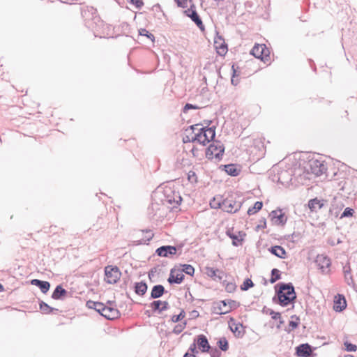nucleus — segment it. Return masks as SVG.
Segmentation results:
<instances>
[{"instance_id":"6e6552de","label":"nucleus","mask_w":357,"mask_h":357,"mask_svg":"<svg viewBox=\"0 0 357 357\" xmlns=\"http://www.w3.org/2000/svg\"><path fill=\"white\" fill-rule=\"evenodd\" d=\"M250 54L257 59L265 61L269 56V51L265 45H255L252 49Z\"/></svg>"},{"instance_id":"bf43d9fd","label":"nucleus","mask_w":357,"mask_h":357,"mask_svg":"<svg viewBox=\"0 0 357 357\" xmlns=\"http://www.w3.org/2000/svg\"><path fill=\"white\" fill-rule=\"evenodd\" d=\"M196 10V6L195 5H190V7L183 10V14L188 17V15H190L192 13H193L195 10Z\"/></svg>"},{"instance_id":"f8f14e48","label":"nucleus","mask_w":357,"mask_h":357,"mask_svg":"<svg viewBox=\"0 0 357 357\" xmlns=\"http://www.w3.org/2000/svg\"><path fill=\"white\" fill-rule=\"evenodd\" d=\"M229 326L236 337L241 338L244 335L245 330L243 329V324L241 323L236 324L232 317L229 319Z\"/></svg>"},{"instance_id":"e2e57ef3","label":"nucleus","mask_w":357,"mask_h":357,"mask_svg":"<svg viewBox=\"0 0 357 357\" xmlns=\"http://www.w3.org/2000/svg\"><path fill=\"white\" fill-rule=\"evenodd\" d=\"M162 303H161V305H160V313L164 312V311H166L167 310L170 306H169V304L167 301H162Z\"/></svg>"},{"instance_id":"09e8293b","label":"nucleus","mask_w":357,"mask_h":357,"mask_svg":"<svg viewBox=\"0 0 357 357\" xmlns=\"http://www.w3.org/2000/svg\"><path fill=\"white\" fill-rule=\"evenodd\" d=\"M199 108H200V107L197 105H193L191 103H186L184 105V107L182 109V112L183 113H187L188 112V110H190V109H198Z\"/></svg>"},{"instance_id":"680f3d73","label":"nucleus","mask_w":357,"mask_h":357,"mask_svg":"<svg viewBox=\"0 0 357 357\" xmlns=\"http://www.w3.org/2000/svg\"><path fill=\"white\" fill-rule=\"evenodd\" d=\"M200 125L199 124H195V125H192V126H190L188 127V129H186V132H189L190 131V134L192 135L194 134H196V132H195L196 130L198 131V127Z\"/></svg>"},{"instance_id":"393cba45","label":"nucleus","mask_w":357,"mask_h":357,"mask_svg":"<svg viewBox=\"0 0 357 357\" xmlns=\"http://www.w3.org/2000/svg\"><path fill=\"white\" fill-rule=\"evenodd\" d=\"M148 289L146 283L144 281L135 282L134 284V291L139 296H144Z\"/></svg>"},{"instance_id":"603ef678","label":"nucleus","mask_w":357,"mask_h":357,"mask_svg":"<svg viewBox=\"0 0 357 357\" xmlns=\"http://www.w3.org/2000/svg\"><path fill=\"white\" fill-rule=\"evenodd\" d=\"M177 163L179 164L180 166H177L178 168H183V167H185V166H190V160L188 158H182V159L181 160V161H177Z\"/></svg>"},{"instance_id":"39448f33","label":"nucleus","mask_w":357,"mask_h":357,"mask_svg":"<svg viewBox=\"0 0 357 357\" xmlns=\"http://www.w3.org/2000/svg\"><path fill=\"white\" fill-rule=\"evenodd\" d=\"M225 149L224 144L220 141H213L206 149V156H222Z\"/></svg>"},{"instance_id":"423d86ee","label":"nucleus","mask_w":357,"mask_h":357,"mask_svg":"<svg viewBox=\"0 0 357 357\" xmlns=\"http://www.w3.org/2000/svg\"><path fill=\"white\" fill-rule=\"evenodd\" d=\"M310 164V169L312 174H314L316 176H319L324 174L327 167L324 164V161H321L319 160H311L309 161Z\"/></svg>"},{"instance_id":"4c0bfd02","label":"nucleus","mask_w":357,"mask_h":357,"mask_svg":"<svg viewBox=\"0 0 357 357\" xmlns=\"http://www.w3.org/2000/svg\"><path fill=\"white\" fill-rule=\"evenodd\" d=\"M217 344L222 351H226L229 349V343L226 337H221L217 342Z\"/></svg>"},{"instance_id":"de8ad7c7","label":"nucleus","mask_w":357,"mask_h":357,"mask_svg":"<svg viewBox=\"0 0 357 357\" xmlns=\"http://www.w3.org/2000/svg\"><path fill=\"white\" fill-rule=\"evenodd\" d=\"M188 180L191 183H196L197 182V176L195 172L191 170L188 172Z\"/></svg>"},{"instance_id":"0e129e2a","label":"nucleus","mask_w":357,"mask_h":357,"mask_svg":"<svg viewBox=\"0 0 357 357\" xmlns=\"http://www.w3.org/2000/svg\"><path fill=\"white\" fill-rule=\"evenodd\" d=\"M184 329H183L180 325L177 324L173 328L172 333L178 335L180 334Z\"/></svg>"},{"instance_id":"3c124183","label":"nucleus","mask_w":357,"mask_h":357,"mask_svg":"<svg viewBox=\"0 0 357 357\" xmlns=\"http://www.w3.org/2000/svg\"><path fill=\"white\" fill-rule=\"evenodd\" d=\"M208 352L210 354L211 357H220L221 356L220 351L216 347H211V349Z\"/></svg>"},{"instance_id":"4468645a","label":"nucleus","mask_w":357,"mask_h":357,"mask_svg":"<svg viewBox=\"0 0 357 357\" xmlns=\"http://www.w3.org/2000/svg\"><path fill=\"white\" fill-rule=\"evenodd\" d=\"M220 168L225 170L231 176H237L241 172V167L239 165L233 163L221 165Z\"/></svg>"},{"instance_id":"72a5a7b5","label":"nucleus","mask_w":357,"mask_h":357,"mask_svg":"<svg viewBox=\"0 0 357 357\" xmlns=\"http://www.w3.org/2000/svg\"><path fill=\"white\" fill-rule=\"evenodd\" d=\"M262 312L271 315L272 319L274 320L280 319L281 318V314L280 312H276L272 309L268 308L266 306L264 307Z\"/></svg>"},{"instance_id":"5fc2aeb1","label":"nucleus","mask_w":357,"mask_h":357,"mask_svg":"<svg viewBox=\"0 0 357 357\" xmlns=\"http://www.w3.org/2000/svg\"><path fill=\"white\" fill-rule=\"evenodd\" d=\"M146 234H148L149 235L146 236V240H144V239H142V240H139L137 241V245L139 244H142V243H146V242H149L150 240L152 239L153 236V234L151 233V231L149 230H146Z\"/></svg>"},{"instance_id":"20e7f679","label":"nucleus","mask_w":357,"mask_h":357,"mask_svg":"<svg viewBox=\"0 0 357 357\" xmlns=\"http://www.w3.org/2000/svg\"><path fill=\"white\" fill-rule=\"evenodd\" d=\"M318 269L324 275H328L331 272V259L325 255H318L314 260Z\"/></svg>"},{"instance_id":"7c9ffc66","label":"nucleus","mask_w":357,"mask_h":357,"mask_svg":"<svg viewBox=\"0 0 357 357\" xmlns=\"http://www.w3.org/2000/svg\"><path fill=\"white\" fill-rule=\"evenodd\" d=\"M264 149V145L261 142H258L257 144H255L253 147L250 148V153H249L250 155L253 154L255 155H264L265 153L263 152Z\"/></svg>"},{"instance_id":"c756f323","label":"nucleus","mask_w":357,"mask_h":357,"mask_svg":"<svg viewBox=\"0 0 357 357\" xmlns=\"http://www.w3.org/2000/svg\"><path fill=\"white\" fill-rule=\"evenodd\" d=\"M291 319H295L296 321L291 320L289 322V327L285 328V331L288 333H291L294 329L297 328L299 325L300 318L297 315H292Z\"/></svg>"},{"instance_id":"a19ab883","label":"nucleus","mask_w":357,"mask_h":357,"mask_svg":"<svg viewBox=\"0 0 357 357\" xmlns=\"http://www.w3.org/2000/svg\"><path fill=\"white\" fill-rule=\"evenodd\" d=\"M139 34L141 36H146L147 38L151 40V42L155 41V36L153 34L150 33L149 31H147L146 29H140L139 30Z\"/></svg>"},{"instance_id":"4d7b16f0","label":"nucleus","mask_w":357,"mask_h":357,"mask_svg":"<svg viewBox=\"0 0 357 357\" xmlns=\"http://www.w3.org/2000/svg\"><path fill=\"white\" fill-rule=\"evenodd\" d=\"M236 286L235 283L233 282H227L225 285V289L227 292L231 293L235 291Z\"/></svg>"},{"instance_id":"bb28decb","label":"nucleus","mask_w":357,"mask_h":357,"mask_svg":"<svg viewBox=\"0 0 357 357\" xmlns=\"http://www.w3.org/2000/svg\"><path fill=\"white\" fill-rule=\"evenodd\" d=\"M67 294V291L61 285H57L54 289L52 298L54 300H61Z\"/></svg>"},{"instance_id":"8fccbe9b","label":"nucleus","mask_w":357,"mask_h":357,"mask_svg":"<svg viewBox=\"0 0 357 357\" xmlns=\"http://www.w3.org/2000/svg\"><path fill=\"white\" fill-rule=\"evenodd\" d=\"M127 1L134 5L139 10L141 9L144 4L142 0H127Z\"/></svg>"},{"instance_id":"338daca9","label":"nucleus","mask_w":357,"mask_h":357,"mask_svg":"<svg viewBox=\"0 0 357 357\" xmlns=\"http://www.w3.org/2000/svg\"><path fill=\"white\" fill-rule=\"evenodd\" d=\"M266 227V221L265 218H262L260 220V224L257 226V228H265Z\"/></svg>"},{"instance_id":"0eeeda50","label":"nucleus","mask_w":357,"mask_h":357,"mask_svg":"<svg viewBox=\"0 0 357 357\" xmlns=\"http://www.w3.org/2000/svg\"><path fill=\"white\" fill-rule=\"evenodd\" d=\"M177 247L174 245H162L155 250V254L158 257L171 258L176 254Z\"/></svg>"},{"instance_id":"4be33fe9","label":"nucleus","mask_w":357,"mask_h":357,"mask_svg":"<svg viewBox=\"0 0 357 357\" xmlns=\"http://www.w3.org/2000/svg\"><path fill=\"white\" fill-rule=\"evenodd\" d=\"M166 292L165 287L162 284H156L152 287L149 299H156L160 298Z\"/></svg>"},{"instance_id":"f257e3e1","label":"nucleus","mask_w":357,"mask_h":357,"mask_svg":"<svg viewBox=\"0 0 357 357\" xmlns=\"http://www.w3.org/2000/svg\"><path fill=\"white\" fill-rule=\"evenodd\" d=\"M275 295L273 298V302L279 304L282 307H287L294 304L296 299V294L291 282H280L275 286Z\"/></svg>"},{"instance_id":"a878e982","label":"nucleus","mask_w":357,"mask_h":357,"mask_svg":"<svg viewBox=\"0 0 357 357\" xmlns=\"http://www.w3.org/2000/svg\"><path fill=\"white\" fill-rule=\"evenodd\" d=\"M188 17L197 25V26L201 31L205 30V26L203 24V22L196 10L190 15H188Z\"/></svg>"},{"instance_id":"58836bf2","label":"nucleus","mask_w":357,"mask_h":357,"mask_svg":"<svg viewBox=\"0 0 357 357\" xmlns=\"http://www.w3.org/2000/svg\"><path fill=\"white\" fill-rule=\"evenodd\" d=\"M281 278L280 271L278 268H273L271 270V277L269 280L271 284L275 283L276 281Z\"/></svg>"},{"instance_id":"9b49d317","label":"nucleus","mask_w":357,"mask_h":357,"mask_svg":"<svg viewBox=\"0 0 357 357\" xmlns=\"http://www.w3.org/2000/svg\"><path fill=\"white\" fill-rule=\"evenodd\" d=\"M100 314L107 319L112 320L119 317L121 314L115 306H106L105 305L104 309L102 310Z\"/></svg>"},{"instance_id":"052dcab7","label":"nucleus","mask_w":357,"mask_h":357,"mask_svg":"<svg viewBox=\"0 0 357 357\" xmlns=\"http://www.w3.org/2000/svg\"><path fill=\"white\" fill-rule=\"evenodd\" d=\"M182 201V198L180 195H176V197L174 198L173 200H172L171 199H167V202L169 203V204H172V202L175 203L176 205H179L181 204Z\"/></svg>"},{"instance_id":"9d476101","label":"nucleus","mask_w":357,"mask_h":357,"mask_svg":"<svg viewBox=\"0 0 357 357\" xmlns=\"http://www.w3.org/2000/svg\"><path fill=\"white\" fill-rule=\"evenodd\" d=\"M214 45L217 50V53L220 56H225L227 52V44L222 36H217L214 38Z\"/></svg>"},{"instance_id":"f3484780","label":"nucleus","mask_w":357,"mask_h":357,"mask_svg":"<svg viewBox=\"0 0 357 357\" xmlns=\"http://www.w3.org/2000/svg\"><path fill=\"white\" fill-rule=\"evenodd\" d=\"M312 353V347L307 344H301L296 347V354L300 357H310Z\"/></svg>"},{"instance_id":"a18cd8bd","label":"nucleus","mask_w":357,"mask_h":357,"mask_svg":"<svg viewBox=\"0 0 357 357\" xmlns=\"http://www.w3.org/2000/svg\"><path fill=\"white\" fill-rule=\"evenodd\" d=\"M345 350L348 352H354L357 350V346L348 341L344 342Z\"/></svg>"},{"instance_id":"c85d7f7f","label":"nucleus","mask_w":357,"mask_h":357,"mask_svg":"<svg viewBox=\"0 0 357 357\" xmlns=\"http://www.w3.org/2000/svg\"><path fill=\"white\" fill-rule=\"evenodd\" d=\"M39 307L42 312L45 314H50L54 313V312L59 311L58 309L50 306L47 303L43 301H39Z\"/></svg>"},{"instance_id":"cd10ccee","label":"nucleus","mask_w":357,"mask_h":357,"mask_svg":"<svg viewBox=\"0 0 357 357\" xmlns=\"http://www.w3.org/2000/svg\"><path fill=\"white\" fill-rule=\"evenodd\" d=\"M86 307L90 309H93L100 314H101L102 310L104 309L105 304L100 302H96L93 301H88L86 304Z\"/></svg>"},{"instance_id":"dca6fc26","label":"nucleus","mask_w":357,"mask_h":357,"mask_svg":"<svg viewBox=\"0 0 357 357\" xmlns=\"http://www.w3.org/2000/svg\"><path fill=\"white\" fill-rule=\"evenodd\" d=\"M230 312V309H227V300L220 301L215 303L213 306V312L217 314H225Z\"/></svg>"},{"instance_id":"f03ea898","label":"nucleus","mask_w":357,"mask_h":357,"mask_svg":"<svg viewBox=\"0 0 357 357\" xmlns=\"http://www.w3.org/2000/svg\"><path fill=\"white\" fill-rule=\"evenodd\" d=\"M215 137V127H201L198 129V132L195 134V139L199 144L204 146L206 143L210 142Z\"/></svg>"},{"instance_id":"1a4fd4ad","label":"nucleus","mask_w":357,"mask_h":357,"mask_svg":"<svg viewBox=\"0 0 357 357\" xmlns=\"http://www.w3.org/2000/svg\"><path fill=\"white\" fill-rule=\"evenodd\" d=\"M222 204H223L222 210L225 212L231 213H234L238 211L242 205L241 202H237L231 199H225L222 200Z\"/></svg>"},{"instance_id":"aec40b11","label":"nucleus","mask_w":357,"mask_h":357,"mask_svg":"<svg viewBox=\"0 0 357 357\" xmlns=\"http://www.w3.org/2000/svg\"><path fill=\"white\" fill-rule=\"evenodd\" d=\"M271 216L273 220H275V224L278 225H284L287 222V218L281 210H275L271 211Z\"/></svg>"},{"instance_id":"49530a36","label":"nucleus","mask_w":357,"mask_h":357,"mask_svg":"<svg viewBox=\"0 0 357 357\" xmlns=\"http://www.w3.org/2000/svg\"><path fill=\"white\" fill-rule=\"evenodd\" d=\"M354 213V210L353 208L350 207H347L346 208H344V211L341 214L340 218L351 217L353 216Z\"/></svg>"},{"instance_id":"79ce46f5","label":"nucleus","mask_w":357,"mask_h":357,"mask_svg":"<svg viewBox=\"0 0 357 357\" xmlns=\"http://www.w3.org/2000/svg\"><path fill=\"white\" fill-rule=\"evenodd\" d=\"M252 287H254V283L252 280L250 278H246L240 287L242 291H248Z\"/></svg>"},{"instance_id":"c03bdc74","label":"nucleus","mask_w":357,"mask_h":357,"mask_svg":"<svg viewBox=\"0 0 357 357\" xmlns=\"http://www.w3.org/2000/svg\"><path fill=\"white\" fill-rule=\"evenodd\" d=\"M185 316V312L184 311V310H181V311L180 312V313L178 314H176V315H173L172 317H171V321L174 323H177L178 321H181Z\"/></svg>"},{"instance_id":"6ab92c4d","label":"nucleus","mask_w":357,"mask_h":357,"mask_svg":"<svg viewBox=\"0 0 357 357\" xmlns=\"http://www.w3.org/2000/svg\"><path fill=\"white\" fill-rule=\"evenodd\" d=\"M175 272H176L175 268H172L170 271L169 276L167 279V281L170 284H179L182 283L185 279V275L182 273L179 272L175 275H174Z\"/></svg>"},{"instance_id":"f704fd0d","label":"nucleus","mask_w":357,"mask_h":357,"mask_svg":"<svg viewBox=\"0 0 357 357\" xmlns=\"http://www.w3.org/2000/svg\"><path fill=\"white\" fill-rule=\"evenodd\" d=\"M182 266V269L178 271L182 273L184 272L185 274L189 275L190 276H193L195 273V268L190 264H180Z\"/></svg>"},{"instance_id":"774afa93","label":"nucleus","mask_w":357,"mask_h":357,"mask_svg":"<svg viewBox=\"0 0 357 357\" xmlns=\"http://www.w3.org/2000/svg\"><path fill=\"white\" fill-rule=\"evenodd\" d=\"M239 79L238 77H231V83L234 86H237L239 83Z\"/></svg>"},{"instance_id":"ddd939ff","label":"nucleus","mask_w":357,"mask_h":357,"mask_svg":"<svg viewBox=\"0 0 357 357\" xmlns=\"http://www.w3.org/2000/svg\"><path fill=\"white\" fill-rule=\"evenodd\" d=\"M327 201L325 199H319L317 197L311 199L307 202V206L311 212L317 213L319 209L322 208Z\"/></svg>"},{"instance_id":"c9c22d12","label":"nucleus","mask_w":357,"mask_h":357,"mask_svg":"<svg viewBox=\"0 0 357 357\" xmlns=\"http://www.w3.org/2000/svg\"><path fill=\"white\" fill-rule=\"evenodd\" d=\"M262 206H263V202L257 201L255 203L253 207L249 208L247 213L249 215H253V214L257 213L259 211H260L261 209Z\"/></svg>"},{"instance_id":"6e6d98bb","label":"nucleus","mask_w":357,"mask_h":357,"mask_svg":"<svg viewBox=\"0 0 357 357\" xmlns=\"http://www.w3.org/2000/svg\"><path fill=\"white\" fill-rule=\"evenodd\" d=\"M178 7L181 8H188V0H174Z\"/></svg>"},{"instance_id":"864d4df0","label":"nucleus","mask_w":357,"mask_h":357,"mask_svg":"<svg viewBox=\"0 0 357 357\" xmlns=\"http://www.w3.org/2000/svg\"><path fill=\"white\" fill-rule=\"evenodd\" d=\"M227 306H229L227 309H230V310L231 309H236L239 306V303L234 300H227Z\"/></svg>"},{"instance_id":"13d9d810","label":"nucleus","mask_w":357,"mask_h":357,"mask_svg":"<svg viewBox=\"0 0 357 357\" xmlns=\"http://www.w3.org/2000/svg\"><path fill=\"white\" fill-rule=\"evenodd\" d=\"M183 142L184 143H188V142H196V139H195V134L194 135H191L190 133L189 135H185V137H183Z\"/></svg>"},{"instance_id":"5701e85b","label":"nucleus","mask_w":357,"mask_h":357,"mask_svg":"<svg viewBox=\"0 0 357 357\" xmlns=\"http://www.w3.org/2000/svg\"><path fill=\"white\" fill-rule=\"evenodd\" d=\"M268 251L273 255L280 258L285 259L287 257V252L284 248L280 245H273L268 248Z\"/></svg>"},{"instance_id":"473e14b6","label":"nucleus","mask_w":357,"mask_h":357,"mask_svg":"<svg viewBox=\"0 0 357 357\" xmlns=\"http://www.w3.org/2000/svg\"><path fill=\"white\" fill-rule=\"evenodd\" d=\"M226 234L232 240V245L234 246H238L241 245L243 239L242 238H239L238 236L234 233H232L229 229L226 231Z\"/></svg>"},{"instance_id":"37998d69","label":"nucleus","mask_w":357,"mask_h":357,"mask_svg":"<svg viewBox=\"0 0 357 357\" xmlns=\"http://www.w3.org/2000/svg\"><path fill=\"white\" fill-rule=\"evenodd\" d=\"M161 303H162L160 300L153 301L152 303H151L150 307H151L152 311L154 312H158L160 313Z\"/></svg>"},{"instance_id":"e433bc0d","label":"nucleus","mask_w":357,"mask_h":357,"mask_svg":"<svg viewBox=\"0 0 357 357\" xmlns=\"http://www.w3.org/2000/svg\"><path fill=\"white\" fill-rule=\"evenodd\" d=\"M344 278L346 280V282L347 284L350 285L351 283L354 282L352 276L351 275V268L350 266H344Z\"/></svg>"},{"instance_id":"a211bd4d","label":"nucleus","mask_w":357,"mask_h":357,"mask_svg":"<svg viewBox=\"0 0 357 357\" xmlns=\"http://www.w3.org/2000/svg\"><path fill=\"white\" fill-rule=\"evenodd\" d=\"M195 341L202 352H208L211 349L208 339L204 335H199Z\"/></svg>"},{"instance_id":"b1692460","label":"nucleus","mask_w":357,"mask_h":357,"mask_svg":"<svg viewBox=\"0 0 357 357\" xmlns=\"http://www.w3.org/2000/svg\"><path fill=\"white\" fill-rule=\"evenodd\" d=\"M206 273L208 276L213 278L214 280L218 278L219 280H221L223 276V272L222 271L212 267H206Z\"/></svg>"},{"instance_id":"412c9836","label":"nucleus","mask_w":357,"mask_h":357,"mask_svg":"<svg viewBox=\"0 0 357 357\" xmlns=\"http://www.w3.org/2000/svg\"><path fill=\"white\" fill-rule=\"evenodd\" d=\"M31 284L38 287L42 293L46 294L50 288V283L47 281L33 279L30 281Z\"/></svg>"},{"instance_id":"69168bd1","label":"nucleus","mask_w":357,"mask_h":357,"mask_svg":"<svg viewBox=\"0 0 357 357\" xmlns=\"http://www.w3.org/2000/svg\"><path fill=\"white\" fill-rule=\"evenodd\" d=\"M235 64L234 63L231 66L232 75L231 77H238L239 76V73L237 72L236 68H235Z\"/></svg>"},{"instance_id":"2f4dec72","label":"nucleus","mask_w":357,"mask_h":357,"mask_svg":"<svg viewBox=\"0 0 357 357\" xmlns=\"http://www.w3.org/2000/svg\"><path fill=\"white\" fill-rule=\"evenodd\" d=\"M87 13L91 15V20L94 22V23H97V22H100V17L97 15V10L96 9L91 7L90 9H88L87 10H84L82 13V15L84 17H86L87 15Z\"/></svg>"},{"instance_id":"ea45409f","label":"nucleus","mask_w":357,"mask_h":357,"mask_svg":"<svg viewBox=\"0 0 357 357\" xmlns=\"http://www.w3.org/2000/svg\"><path fill=\"white\" fill-rule=\"evenodd\" d=\"M222 202L220 199H218L216 197H213L210 201V206L212 208L218 209V208H223V204H222Z\"/></svg>"},{"instance_id":"7ed1b4c3","label":"nucleus","mask_w":357,"mask_h":357,"mask_svg":"<svg viewBox=\"0 0 357 357\" xmlns=\"http://www.w3.org/2000/svg\"><path fill=\"white\" fill-rule=\"evenodd\" d=\"M121 273L116 266L105 267V281L108 284H115L120 279Z\"/></svg>"},{"instance_id":"2eb2a0df","label":"nucleus","mask_w":357,"mask_h":357,"mask_svg":"<svg viewBox=\"0 0 357 357\" xmlns=\"http://www.w3.org/2000/svg\"><path fill=\"white\" fill-rule=\"evenodd\" d=\"M347 307V301L342 294H337L335 297L333 309L335 312H340Z\"/></svg>"}]
</instances>
